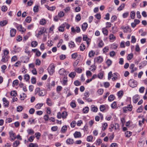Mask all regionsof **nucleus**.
<instances>
[{
  "mask_svg": "<svg viewBox=\"0 0 147 147\" xmlns=\"http://www.w3.org/2000/svg\"><path fill=\"white\" fill-rule=\"evenodd\" d=\"M9 51L8 50H5L3 51V55L2 56L1 61L4 63L6 62L8 60L9 56L8 55Z\"/></svg>",
  "mask_w": 147,
  "mask_h": 147,
  "instance_id": "1",
  "label": "nucleus"
},
{
  "mask_svg": "<svg viewBox=\"0 0 147 147\" xmlns=\"http://www.w3.org/2000/svg\"><path fill=\"white\" fill-rule=\"evenodd\" d=\"M35 92L36 94H38L39 96H43L46 94V91L45 90H40L38 88H36Z\"/></svg>",
  "mask_w": 147,
  "mask_h": 147,
  "instance_id": "2",
  "label": "nucleus"
},
{
  "mask_svg": "<svg viewBox=\"0 0 147 147\" xmlns=\"http://www.w3.org/2000/svg\"><path fill=\"white\" fill-rule=\"evenodd\" d=\"M129 86L132 88L136 87L137 85V82L136 81L133 79H130L129 81Z\"/></svg>",
  "mask_w": 147,
  "mask_h": 147,
  "instance_id": "3",
  "label": "nucleus"
},
{
  "mask_svg": "<svg viewBox=\"0 0 147 147\" xmlns=\"http://www.w3.org/2000/svg\"><path fill=\"white\" fill-rule=\"evenodd\" d=\"M55 66L54 64H51L48 68V71L51 75L53 74L55 71Z\"/></svg>",
  "mask_w": 147,
  "mask_h": 147,
  "instance_id": "4",
  "label": "nucleus"
},
{
  "mask_svg": "<svg viewBox=\"0 0 147 147\" xmlns=\"http://www.w3.org/2000/svg\"><path fill=\"white\" fill-rule=\"evenodd\" d=\"M132 106L130 105H127V107H125L123 108V111L125 113H126L127 111H131L132 109Z\"/></svg>",
  "mask_w": 147,
  "mask_h": 147,
  "instance_id": "5",
  "label": "nucleus"
},
{
  "mask_svg": "<svg viewBox=\"0 0 147 147\" xmlns=\"http://www.w3.org/2000/svg\"><path fill=\"white\" fill-rule=\"evenodd\" d=\"M103 61V59L101 56H98L94 58V61L95 62L100 63Z\"/></svg>",
  "mask_w": 147,
  "mask_h": 147,
  "instance_id": "6",
  "label": "nucleus"
},
{
  "mask_svg": "<svg viewBox=\"0 0 147 147\" xmlns=\"http://www.w3.org/2000/svg\"><path fill=\"white\" fill-rule=\"evenodd\" d=\"M9 134L10 135V137L11 138V140L12 141L14 140L16 138L15 136V133L12 131H11L9 132Z\"/></svg>",
  "mask_w": 147,
  "mask_h": 147,
  "instance_id": "7",
  "label": "nucleus"
},
{
  "mask_svg": "<svg viewBox=\"0 0 147 147\" xmlns=\"http://www.w3.org/2000/svg\"><path fill=\"white\" fill-rule=\"evenodd\" d=\"M133 102L135 103H136L140 99V96L138 95H136L134 96L133 97Z\"/></svg>",
  "mask_w": 147,
  "mask_h": 147,
  "instance_id": "8",
  "label": "nucleus"
},
{
  "mask_svg": "<svg viewBox=\"0 0 147 147\" xmlns=\"http://www.w3.org/2000/svg\"><path fill=\"white\" fill-rule=\"evenodd\" d=\"M16 31L15 29L14 28L11 29L10 31V36L11 37H14L15 36Z\"/></svg>",
  "mask_w": 147,
  "mask_h": 147,
  "instance_id": "9",
  "label": "nucleus"
},
{
  "mask_svg": "<svg viewBox=\"0 0 147 147\" xmlns=\"http://www.w3.org/2000/svg\"><path fill=\"white\" fill-rule=\"evenodd\" d=\"M21 58L22 61L24 63H26L28 62L29 59V58L27 56L23 57Z\"/></svg>",
  "mask_w": 147,
  "mask_h": 147,
  "instance_id": "10",
  "label": "nucleus"
},
{
  "mask_svg": "<svg viewBox=\"0 0 147 147\" xmlns=\"http://www.w3.org/2000/svg\"><path fill=\"white\" fill-rule=\"evenodd\" d=\"M3 104L4 106L7 107L9 105V102L5 98H3Z\"/></svg>",
  "mask_w": 147,
  "mask_h": 147,
  "instance_id": "11",
  "label": "nucleus"
},
{
  "mask_svg": "<svg viewBox=\"0 0 147 147\" xmlns=\"http://www.w3.org/2000/svg\"><path fill=\"white\" fill-rule=\"evenodd\" d=\"M59 72V74L61 75H65L66 74V71L64 68L60 69Z\"/></svg>",
  "mask_w": 147,
  "mask_h": 147,
  "instance_id": "12",
  "label": "nucleus"
},
{
  "mask_svg": "<svg viewBox=\"0 0 147 147\" xmlns=\"http://www.w3.org/2000/svg\"><path fill=\"white\" fill-rule=\"evenodd\" d=\"M91 110L92 112H97L98 109L97 107H95L94 105H92L91 106Z\"/></svg>",
  "mask_w": 147,
  "mask_h": 147,
  "instance_id": "13",
  "label": "nucleus"
},
{
  "mask_svg": "<svg viewBox=\"0 0 147 147\" xmlns=\"http://www.w3.org/2000/svg\"><path fill=\"white\" fill-rule=\"evenodd\" d=\"M45 7L49 10L53 11L55 9V7L54 6L49 7L48 5H45Z\"/></svg>",
  "mask_w": 147,
  "mask_h": 147,
  "instance_id": "14",
  "label": "nucleus"
},
{
  "mask_svg": "<svg viewBox=\"0 0 147 147\" xmlns=\"http://www.w3.org/2000/svg\"><path fill=\"white\" fill-rule=\"evenodd\" d=\"M75 138H80L81 136V133L80 132L76 131L74 134Z\"/></svg>",
  "mask_w": 147,
  "mask_h": 147,
  "instance_id": "15",
  "label": "nucleus"
},
{
  "mask_svg": "<svg viewBox=\"0 0 147 147\" xmlns=\"http://www.w3.org/2000/svg\"><path fill=\"white\" fill-rule=\"evenodd\" d=\"M66 143L68 144H71L74 143V140L70 138L68 139L66 141Z\"/></svg>",
  "mask_w": 147,
  "mask_h": 147,
  "instance_id": "16",
  "label": "nucleus"
},
{
  "mask_svg": "<svg viewBox=\"0 0 147 147\" xmlns=\"http://www.w3.org/2000/svg\"><path fill=\"white\" fill-rule=\"evenodd\" d=\"M124 32H131V29L128 26H125L123 29Z\"/></svg>",
  "mask_w": 147,
  "mask_h": 147,
  "instance_id": "17",
  "label": "nucleus"
},
{
  "mask_svg": "<svg viewBox=\"0 0 147 147\" xmlns=\"http://www.w3.org/2000/svg\"><path fill=\"white\" fill-rule=\"evenodd\" d=\"M88 27V24L86 23H83L82 26V29L84 31L86 30Z\"/></svg>",
  "mask_w": 147,
  "mask_h": 147,
  "instance_id": "18",
  "label": "nucleus"
},
{
  "mask_svg": "<svg viewBox=\"0 0 147 147\" xmlns=\"http://www.w3.org/2000/svg\"><path fill=\"white\" fill-rule=\"evenodd\" d=\"M13 50L14 52L15 53H18L20 51V49L19 47H17V46L15 45L13 48Z\"/></svg>",
  "mask_w": 147,
  "mask_h": 147,
  "instance_id": "19",
  "label": "nucleus"
},
{
  "mask_svg": "<svg viewBox=\"0 0 147 147\" xmlns=\"http://www.w3.org/2000/svg\"><path fill=\"white\" fill-rule=\"evenodd\" d=\"M65 26L64 24H62L59 27V30L60 32H63L64 30Z\"/></svg>",
  "mask_w": 147,
  "mask_h": 147,
  "instance_id": "20",
  "label": "nucleus"
},
{
  "mask_svg": "<svg viewBox=\"0 0 147 147\" xmlns=\"http://www.w3.org/2000/svg\"><path fill=\"white\" fill-rule=\"evenodd\" d=\"M89 110V107H86L83 109L82 111L84 113H88Z\"/></svg>",
  "mask_w": 147,
  "mask_h": 147,
  "instance_id": "21",
  "label": "nucleus"
},
{
  "mask_svg": "<svg viewBox=\"0 0 147 147\" xmlns=\"http://www.w3.org/2000/svg\"><path fill=\"white\" fill-rule=\"evenodd\" d=\"M102 31L103 33L105 35L107 36L108 34V31L105 28H103L102 29Z\"/></svg>",
  "mask_w": 147,
  "mask_h": 147,
  "instance_id": "22",
  "label": "nucleus"
},
{
  "mask_svg": "<svg viewBox=\"0 0 147 147\" xmlns=\"http://www.w3.org/2000/svg\"><path fill=\"white\" fill-rule=\"evenodd\" d=\"M7 21L6 20H4L0 22V25L1 26H5L7 24Z\"/></svg>",
  "mask_w": 147,
  "mask_h": 147,
  "instance_id": "23",
  "label": "nucleus"
},
{
  "mask_svg": "<svg viewBox=\"0 0 147 147\" xmlns=\"http://www.w3.org/2000/svg\"><path fill=\"white\" fill-rule=\"evenodd\" d=\"M46 103L49 106H51L52 105L51 100L50 98H48L47 99Z\"/></svg>",
  "mask_w": 147,
  "mask_h": 147,
  "instance_id": "24",
  "label": "nucleus"
},
{
  "mask_svg": "<svg viewBox=\"0 0 147 147\" xmlns=\"http://www.w3.org/2000/svg\"><path fill=\"white\" fill-rule=\"evenodd\" d=\"M63 85H67V77H64L63 79Z\"/></svg>",
  "mask_w": 147,
  "mask_h": 147,
  "instance_id": "25",
  "label": "nucleus"
},
{
  "mask_svg": "<svg viewBox=\"0 0 147 147\" xmlns=\"http://www.w3.org/2000/svg\"><path fill=\"white\" fill-rule=\"evenodd\" d=\"M43 103H38L35 106V108L37 109H40L41 107L43 105Z\"/></svg>",
  "mask_w": 147,
  "mask_h": 147,
  "instance_id": "26",
  "label": "nucleus"
},
{
  "mask_svg": "<svg viewBox=\"0 0 147 147\" xmlns=\"http://www.w3.org/2000/svg\"><path fill=\"white\" fill-rule=\"evenodd\" d=\"M67 113L66 111H63L62 113V117L63 119L66 118L67 117Z\"/></svg>",
  "mask_w": 147,
  "mask_h": 147,
  "instance_id": "27",
  "label": "nucleus"
},
{
  "mask_svg": "<svg viewBox=\"0 0 147 147\" xmlns=\"http://www.w3.org/2000/svg\"><path fill=\"white\" fill-rule=\"evenodd\" d=\"M75 46V44L73 42L71 41L69 43V46L70 48H74Z\"/></svg>",
  "mask_w": 147,
  "mask_h": 147,
  "instance_id": "28",
  "label": "nucleus"
},
{
  "mask_svg": "<svg viewBox=\"0 0 147 147\" xmlns=\"http://www.w3.org/2000/svg\"><path fill=\"white\" fill-rule=\"evenodd\" d=\"M20 143V142L19 141H16L13 143V147H17L19 145Z\"/></svg>",
  "mask_w": 147,
  "mask_h": 147,
  "instance_id": "29",
  "label": "nucleus"
},
{
  "mask_svg": "<svg viewBox=\"0 0 147 147\" xmlns=\"http://www.w3.org/2000/svg\"><path fill=\"white\" fill-rule=\"evenodd\" d=\"M27 131L29 134L32 135L34 134V132L32 129H29L27 130Z\"/></svg>",
  "mask_w": 147,
  "mask_h": 147,
  "instance_id": "30",
  "label": "nucleus"
},
{
  "mask_svg": "<svg viewBox=\"0 0 147 147\" xmlns=\"http://www.w3.org/2000/svg\"><path fill=\"white\" fill-rule=\"evenodd\" d=\"M143 110V107L142 105L137 109L136 111L138 113H141L142 111Z\"/></svg>",
  "mask_w": 147,
  "mask_h": 147,
  "instance_id": "31",
  "label": "nucleus"
},
{
  "mask_svg": "<svg viewBox=\"0 0 147 147\" xmlns=\"http://www.w3.org/2000/svg\"><path fill=\"white\" fill-rule=\"evenodd\" d=\"M114 98L115 97L113 95H111L108 97V100L110 101H113L114 100Z\"/></svg>",
  "mask_w": 147,
  "mask_h": 147,
  "instance_id": "32",
  "label": "nucleus"
},
{
  "mask_svg": "<svg viewBox=\"0 0 147 147\" xmlns=\"http://www.w3.org/2000/svg\"><path fill=\"white\" fill-rule=\"evenodd\" d=\"M76 75V74L75 72H71L69 74V77L73 78L75 77Z\"/></svg>",
  "mask_w": 147,
  "mask_h": 147,
  "instance_id": "33",
  "label": "nucleus"
},
{
  "mask_svg": "<svg viewBox=\"0 0 147 147\" xmlns=\"http://www.w3.org/2000/svg\"><path fill=\"white\" fill-rule=\"evenodd\" d=\"M104 45V43L102 40H100L99 42L98 43V46L99 47H102Z\"/></svg>",
  "mask_w": 147,
  "mask_h": 147,
  "instance_id": "34",
  "label": "nucleus"
},
{
  "mask_svg": "<svg viewBox=\"0 0 147 147\" xmlns=\"http://www.w3.org/2000/svg\"><path fill=\"white\" fill-rule=\"evenodd\" d=\"M38 43L36 41H33L32 42L31 45L32 47H35L37 45Z\"/></svg>",
  "mask_w": 147,
  "mask_h": 147,
  "instance_id": "35",
  "label": "nucleus"
},
{
  "mask_svg": "<svg viewBox=\"0 0 147 147\" xmlns=\"http://www.w3.org/2000/svg\"><path fill=\"white\" fill-rule=\"evenodd\" d=\"M136 13L134 11H131L130 13V17L131 19H134L135 18Z\"/></svg>",
  "mask_w": 147,
  "mask_h": 147,
  "instance_id": "36",
  "label": "nucleus"
},
{
  "mask_svg": "<svg viewBox=\"0 0 147 147\" xmlns=\"http://www.w3.org/2000/svg\"><path fill=\"white\" fill-rule=\"evenodd\" d=\"M125 5L124 3H123L117 8V10L119 11L121 10L124 7Z\"/></svg>",
  "mask_w": 147,
  "mask_h": 147,
  "instance_id": "37",
  "label": "nucleus"
},
{
  "mask_svg": "<svg viewBox=\"0 0 147 147\" xmlns=\"http://www.w3.org/2000/svg\"><path fill=\"white\" fill-rule=\"evenodd\" d=\"M67 129V127L65 125L63 126L61 128V131L62 132H65Z\"/></svg>",
  "mask_w": 147,
  "mask_h": 147,
  "instance_id": "38",
  "label": "nucleus"
},
{
  "mask_svg": "<svg viewBox=\"0 0 147 147\" xmlns=\"http://www.w3.org/2000/svg\"><path fill=\"white\" fill-rule=\"evenodd\" d=\"M77 22L79 21L81 19V17L80 14H77L75 18Z\"/></svg>",
  "mask_w": 147,
  "mask_h": 147,
  "instance_id": "39",
  "label": "nucleus"
},
{
  "mask_svg": "<svg viewBox=\"0 0 147 147\" xmlns=\"http://www.w3.org/2000/svg\"><path fill=\"white\" fill-rule=\"evenodd\" d=\"M46 20L44 19H41L40 21V23L41 25H44L46 23Z\"/></svg>",
  "mask_w": 147,
  "mask_h": 147,
  "instance_id": "40",
  "label": "nucleus"
},
{
  "mask_svg": "<svg viewBox=\"0 0 147 147\" xmlns=\"http://www.w3.org/2000/svg\"><path fill=\"white\" fill-rule=\"evenodd\" d=\"M78 55H78L77 53H76L71 55V57L73 59H75L78 57Z\"/></svg>",
  "mask_w": 147,
  "mask_h": 147,
  "instance_id": "41",
  "label": "nucleus"
},
{
  "mask_svg": "<svg viewBox=\"0 0 147 147\" xmlns=\"http://www.w3.org/2000/svg\"><path fill=\"white\" fill-rule=\"evenodd\" d=\"M131 132L130 131H127L125 133V136L126 137H129L131 135Z\"/></svg>",
  "mask_w": 147,
  "mask_h": 147,
  "instance_id": "42",
  "label": "nucleus"
},
{
  "mask_svg": "<svg viewBox=\"0 0 147 147\" xmlns=\"http://www.w3.org/2000/svg\"><path fill=\"white\" fill-rule=\"evenodd\" d=\"M115 37L113 34H111L109 36V38L110 40H113L115 39Z\"/></svg>",
  "mask_w": 147,
  "mask_h": 147,
  "instance_id": "43",
  "label": "nucleus"
},
{
  "mask_svg": "<svg viewBox=\"0 0 147 147\" xmlns=\"http://www.w3.org/2000/svg\"><path fill=\"white\" fill-rule=\"evenodd\" d=\"M133 55L132 53H131L129 55H128L127 59L128 60H130L133 57Z\"/></svg>",
  "mask_w": 147,
  "mask_h": 147,
  "instance_id": "44",
  "label": "nucleus"
},
{
  "mask_svg": "<svg viewBox=\"0 0 147 147\" xmlns=\"http://www.w3.org/2000/svg\"><path fill=\"white\" fill-rule=\"evenodd\" d=\"M24 79L26 81L29 80L30 79V77L28 74H26L24 75Z\"/></svg>",
  "mask_w": 147,
  "mask_h": 147,
  "instance_id": "45",
  "label": "nucleus"
},
{
  "mask_svg": "<svg viewBox=\"0 0 147 147\" xmlns=\"http://www.w3.org/2000/svg\"><path fill=\"white\" fill-rule=\"evenodd\" d=\"M39 10V8L38 6L37 5H36L33 8V10L34 12H36L38 11Z\"/></svg>",
  "mask_w": 147,
  "mask_h": 147,
  "instance_id": "46",
  "label": "nucleus"
},
{
  "mask_svg": "<svg viewBox=\"0 0 147 147\" xmlns=\"http://www.w3.org/2000/svg\"><path fill=\"white\" fill-rule=\"evenodd\" d=\"M105 109V107L104 105H101L100 107V110L101 111H103Z\"/></svg>",
  "mask_w": 147,
  "mask_h": 147,
  "instance_id": "47",
  "label": "nucleus"
},
{
  "mask_svg": "<svg viewBox=\"0 0 147 147\" xmlns=\"http://www.w3.org/2000/svg\"><path fill=\"white\" fill-rule=\"evenodd\" d=\"M95 52L93 51H90L89 53V56L90 57H93L95 54Z\"/></svg>",
  "mask_w": 147,
  "mask_h": 147,
  "instance_id": "48",
  "label": "nucleus"
},
{
  "mask_svg": "<svg viewBox=\"0 0 147 147\" xmlns=\"http://www.w3.org/2000/svg\"><path fill=\"white\" fill-rule=\"evenodd\" d=\"M114 128L116 130H119V125L118 123H116L114 125Z\"/></svg>",
  "mask_w": 147,
  "mask_h": 147,
  "instance_id": "49",
  "label": "nucleus"
},
{
  "mask_svg": "<svg viewBox=\"0 0 147 147\" xmlns=\"http://www.w3.org/2000/svg\"><path fill=\"white\" fill-rule=\"evenodd\" d=\"M58 15L59 17L62 18L64 16V13L63 11H61L59 13Z\"/></svg>",
  "mask_w": 147,
  "mask_h": 147,
  "instance_id": "50",
  "label": "nucleus"
},
{
  "mask_svg": "<svg viewBox=\"0 0 147 147\" xmlns=\"http://www.w3.org/2000/svg\"><path fill=\"white\" fill-rule=\"evenodd\" d=\"M85 49V45L82 44H81L80 46V49L81 51H83Z\"/></svg>",
  "mask_w": 147,
  "mask_h": 147,
  "instance_id": "51",
  "label": "nucleus"
},
{
  "mask_svg": "<svg viewBox=\"0 0 147 147\" xmlns=\"http://www.w3.org/2000/svg\"><path fill=\"white\" fill-rule=\"evenodd\" d=\"M92 136L90 135L87 137V140L88 141L90 142L92 141Z\"/></svg>",
  "mask_w": 147,
  "mask_h": 147,
  "instance_id": "52",
  "label": "nucleus"
},
{
  "mask_svg": "<svg viewBox=\"0 0 147 147\" xmlns=\"http://www.w3.org/2000/svg\"><path fill=\"white\" fill-rule=\"evenodd\" d=\"M29 147H38V146L36 143H31L29 144Z\"/></svg>",
  "mask_w": 147,
  "mask_h": 147,
  "instance_id": "53",
  "label": "nucleus"
},
{
  "mask_svg": "<svg viewBox=\"0 0 147 147\" xmlns=\"http://www.w3.org/2000/svg\"><path fill=\"white\" fill-rule=\"evenodd\" d=\"M31 82L32 84H35L36 82V78L32 77L31 79Z\"/></svg>",
  "mask_w": 147,
  "mask_h": 147,
  "instance_id": "54",
  "label": "nucleus"
},
{
  "mask_svg": "<svg viewBox=\"0 0 147 147\" xmlns=\"http://www.w3.org/2000/svg\"><path fill=\"white\" fill-rule=\"evenodd\" d=\"M74 84L76 86H79L81 85V83L78 80H76L74 82Z\"/></svg>",
  "mask_w": 147,
  "mask_h": 147,
  "instance_id": "55",
  "label": "nucleus"
},
{
  "mask_svg": "<svg viewBox=\"0 0 147 147\" xmlns=\"http://www.w3.org/2000/svg\"><path fill=\"white\" fill-rule=\"evenodd\" d=\"M104 90L102 89H100L98 90V93L100 95H101L102 94Z\"/></svg>",
  "mask_w": 147,
  "mask_h": 147,
  "instance_id": "56",
  "label": "nucleus"
},
{
  "mask_svg": "<svg viewBox=\"0 0 147 147\" xmlns=\"http://www.w3.org/2000/svg\"><path fill=\"white\" fill-rule=\"evenodd\" d=\"M10 94L11 96H16L17 94L16 92L15 91H12L11 92Z\"/></svg>",
  "mask_w": 147,
  "mask_h": 147,
  "instance_id": "57",
  "label": "nucleus"
},
{
  "mask_svg": "<svg viewBox=\"0 0 147 147\" xmlns=\"http://www.w3.org/2000/svg\"><path fill=\"white\" fill-rule=\"evenodd\" d=\"M31 21V18L30 17L28 16L26 19V21L27 22L30 23Z\"/></svg>",
  "mask_w": 147,
  "mask_h": 147,
  "instance_id": "58",
  "label": "nucleus"
},
{
  "mask_svg": "<svg viewBox=\"0 0 147 147\" xmlns=\"http://www.w3.org/2000/svg\"><path fill=\"white\" fill-rule=\"evenodd\" d=\"M145 88L143 86L141 87L139 90V92L141 93H143L144 92V90H145Z\"/></svg>",
  "mask_w": 147,
  "mask_h": 147,
  "instance_id": "59",
  "label": "nucleus"
},
{
  "mask_svg": "<svg viewBox=\"0 0 147 147\" xmlns=\"http://www.w3.org/2000/svg\"><path fill=\"white\" fill-rule=\"evenodd\" d=\"M76 121H72L71 123V126L72 127H74L76 125Z\"/></svg>",
  "mask_w": 147,
  "mask_h": 147,
  "instance_id": "60",
  "label": "nucleus"
},
{
  "mask_svg": "<svg viewBox=\"0 0 147 147\" xmlns=\"http://www.w3.org/2000/svg\"><path fill=\"white\" fill-rule=\"evenodd\" d=\"M35 137L37 139H38L41 136V134L39 132H37L35 134Z\"/></svg>",
  "mask_w": 147,
  "mask_h": 147,
  "instance_id": "61",
  "label": "nucleus"
},
{
  "mask_svg": "<svg viewBox=\"0 0 147 147\" xmlns=\"http://www.w3.org/2000/svg\"><path fill=\"white\" fill-rule=\"evenodd\" d=\"M102 143V140H101L100 139H98L97 140L96 142V144L97 145H99L100 144Z\"/></svg>",
  "mask_w": 147,
  "mask_h": 147,
  "instance_id": "62",
  "label": "nucleus"
},
{
  "mask_svg": "<svg viewBox=\"0 0 147 147\" xmlns=\"http://www.w3.org/2000/svg\"><path fill=\"white\" fill-rule=\"evenodd\" d=\"M17 109L18 111L20 112L22 111L23 108L22 106H20L17 107Z\"/></svg>",
  "mask_w": 147,
  "mask_h": 147,
  "instance_id": "63",
  "label": "nucleus"
},
{
  "mask_svg": "<svg viewBox=\"0 0 147 147\" xmlns=\"http://www.w3.org/2000/svg\"><path fill=\"white\" fill-rule=\"evenodd\" d=\"M34 138V136H30L28 139V140L30 142H32Z\"/></svg>",
  "mask_w": 147,
  "mask_h": 147,
  "instance_id": "64",
  "label": "nucleus"
}]
</instances>
